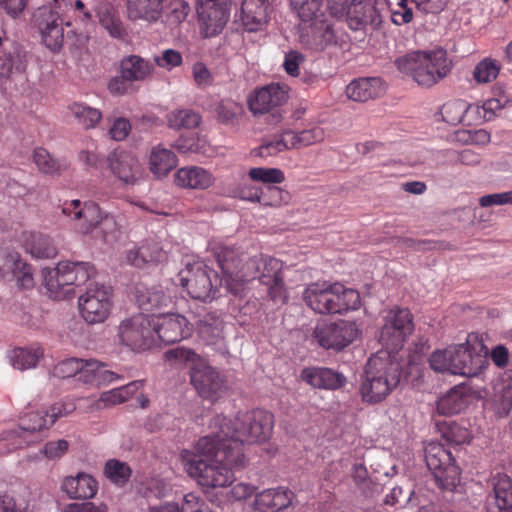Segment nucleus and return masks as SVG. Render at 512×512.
Masks as SVG:
<instances>
[{"label":"nucleus","mask_w":512,"mask_h":512,"mask_svg":"<svg viewBox=\"0 0 512 512\" xmlns=\"http://www.w3.org/2000/svg\"><path fill=\"white\" fill-rule=\"evenodd\" d=\"M195 449L199 455L183 450L181 458L189 476L206 489L230 486L235 480L234 471L246 465L244 452L225 443L219 433L201 437Z\"/></svg>","instance_id":"obj_1"},{"label":"nucleus","mask_w":512,"mask_h":512,"mask_svg":"<svg viewBox=\"0 0 512 512\" xmlns=\"http://www.w3.org/2000/svg\"><path fill=\"white\" fill-rule=\"evenodd\" d=\"M215 256L227 290L233 295H239L246 282L258 277L261 284L267 286V293L273 302L284 303L287 300V291L282 275L283 263L269 256L248 259L245 263L244 254L234 247L219 245L215 249Z\"/></svg>","instance_id":"obj_2"},{"label":"nucleus","mask_w":512,"mask_h":512,"mask_svg":"<svg viewBox=\"0 0 512 512\" xmlns=\"http://www.w3.org/2000/svg\"><path fill=\"white\" fill-rule=\"evenodd\" d=\"M273 427V414L261 409L238 413L234 420L216 415L210 422L212 432L219 433L225 443L233 449H241L242 452L244 443L267 441L272 435Z\"/></svg>","instance_id":"obj_3"},{"label":"nucleus","mask_w":512,"mask_h":512,"mask_svg":"<svg viewBox=\"0 0 512 512\" xmlns=\"http://www.w3.org/2000/svg\"><path fill=\"white\" fill-rule=\"evenodd\" d=\"M402 365L396 355L378 352L369 358L360 392L364 402L383 401L399 384Z\"/></svg>","instance_id":"obj_4"},{"label":"nucleus","mask_w":512,"mask_h":512,"mask_svg":"<svg viewBox=\"0 0 512 512\" xmlns=\"http://www.w3.org/2000/svg\"><path fill=\"white\" fill-rule=\"evenodd\" d=\"M395 65L401 73L423 87L434 86L446 78L452 69V62L442 48L409 52L398 57Z\"/></svg>","instance_id":"obj_5"},{"label":"nucleus","mask_w":512,"mask_h":512,"mask_svg":"<svg viewBox=\"0 0 512 512\" xmlns=\"http://www.w3.org/2000/svg\"><path fill=\"white\" fill-rule=\"evenodd\" d=\"M303 300L319 314H342L360 307L358 291L346 288L340 283L316 282L309 284L303 292Z\"/></svg>","instance_id":"obj_6"},{"label":"nucleus","mask_w":512,"mask_h":512,"mask_svg":"<svg viewBox=\"0 0 512 512\" xmlns=\"http://www.w3.org/2000/svg\"><path fill=\"white\" fill-rule=\"evenodd\" d=\"M167 359L192 362L190 372L191 384L203 399L216 401L227 390L225 377L214 367L205 361L191 349L177 347L165 352Z\"/></svg>","instance_id":"obj_7"},{"label":"nucleus","mask_w":512,"mask_h":512,"mask_svg":"<svg viewBox=\"0 0 512 512\" xmlns=\"http://www.w3.org/2000/svg\"><path fill=\"white\" fill-rule=\"evenodd\" d=\"M96 273L89 262L62 261L55 268L42 270L44 286L49 296L55 300L70 298L73 286L85 284Z\"/></svg>","instance_id":"obj_8"},{"label":"nucleus","mask_w":512,"mask_h":512,"mask_svg":"<svg viewBox=\"0 0 512 512\" xmlns=\"http://www.w3.org/2000/svg\"><path fill=\"white\" fill-rule=\"evenodd\" d=\"M62 213L75 222L74 227L81 234H90L98 230L104 240H107V236L117 230L114 216L103 211L92 201H66L62 205Z\"/></svg>","instance_id":"obj_9"},{"label":"nucleus","mask_w":512,"mask_h":512,"mask_svg":"<svg viewBox=\"0 0 512 512\" xmlns=\"http://www.w3.org/2000/svg\"><path fill=\"white\" fill-rule=\"evenodd\" d=\"M429 364L436 372L471 377L480 372L483 359L481 355L474 353L473 347L466 342L433 352Z\"/></svg>","instance_id":"obj_10"},{"label":"nucleus","mask_w":512,"mask_h":512,"mask_svg":"<svg viewBox=\"0 0 512 512\" xmlns=\"http://www.w3.org/2000/svg\"><path fill=\"white\" fill-rule=\"evenodd\" d=\"M178 279L191 298L201 301L212 300L218 291V285L224 284L227 287L224 274L219 279L216 272L202 261L187 263L180 270Z\"/></svg>","instance_id":"obj_11"},{"label":"nucleus","mask_w":512,"mask_h":512,"mask_svg":"<svg viewBox=\"0 0 512 512\" xmlns=\"http://www.w3.org/2000/svg\"><path fill=\"white\" fill-rule=\"evenodd\" d=\"M325 131L322 127L313 126L301 131L290 128L281 129L280 132L266 139L257 149L260 157L275 156L278 153L293 149H302L322 142Z\"/></svg>","instance_id":"obj_12"},{"label":"nucleus","mask_w":512,"mask_h":512,"mask_svg":"<svg viewBox=\"0 0 512 512\" xmlns=\"http://www.w3.org/2000/svg\"><path fill=\"white\" fill-rule=\"evenodd\" d=\"M425 460L437 486L453 491L460 483V469L449 450L440 443H429L425 448Z\"/></svg>","instance_id":"obj_13"},{"label":"nucleus","mask_w":512,"mask_h":512,"mask_svg":"<svg viewBox=\"0 0 512 512\" xmlns=\"http://www.w3.org/2000/svg\"><path fill=\"white\" fill-rule=\"evenodd\" d=\"M414 331L413 315L407 308L393 307L384 318L379 341L395 355Z\"/></svg>","instance_id":"obj_14"},{"label":"nucleus","mask_w":512,"mask_h":512,"mask_svg":"<svg viewBox=\"0 0 512 512\" xmlns=\"http://www.w3.org/2000/svg\"><path fill=\"white\" fill-rule=\"evenodd\" d=\"M117 335L120 343L133 351H146L156 343L153 319L143 313L121 321Z\"/></svg>","instance_id":"obj_15"},{"label":"nucleus","mask_w":512,"mask_h":512,"mask_svg":"<svg viewBox=\"0 0 512 512\" xmlns=\"http://www.w3.org/2000/svg\"><path fill=\"white\" fill-rule=\"evenodd\" d=\"M297 12L301 22L311 29L315 49L323 50L332 42L333 29L325 18L321 0H305L299 5Z\"/></svg>","instance_id":"obj_16"},{"label":"nucleus","mask_w":512,"mask_h":512,"mask_svg":"<svg viewBox=\"0 0 512 512\" xmlns=\"http://www.w3.org/2000/svg\"><path fill=\"white\" fill-rule=\"evenodd\" d=\"M79 311L88 324L104 322L112 307L109 287L100 284H90L85 293L78 299Z\"/></svg>","instance_id":"obj_17"},{"label":"nucleus","mask_w":512,"mask_h":512,"mask_svg":"<svg viewBox=\"0 0 512 512\" xmlns=\"http://www.w3.org/2000/svg\"><path fill=\"white\" fill-rule=\"evenodd\" d=\"M358 335L354 322L339 320L337 322H319L313 331V339L324 349L340 351L351 344Z\"/></svg>","instance_id":"obj_18"},{"label":"nucleus","mask_w":512,"mask_h":512,"mask_svg":"<svg viewBox=\"0 0 512 512\" xmlns=\"http://www.w3.org/2000/svg\"><path fill=\"white\" fill-rule=\"evenodd\" d=\"M197 13L203 37L217 36L229 20L228 0H199Z\"/></svg>","instance_id":"obj_19"},{"label":"nucleus","mask_w":512,"mask_h":512,"mask_svg":"<svg viewBox=\"0 0 512 512\" xmlns=\"http://www.w3.org/2000/svg\"><path fill=\"white\" fill-rule=\"evenodd\" d=\"M33 22L45 46L58 51L64 40L63 20L59 13L49 7H40L33 15Z\"/></svg>","instance_id":"obj_20"},{"label":"nucleus","mask_w":512,"mask_h":512,"mask_svg":"<svg viewBox=\"0 0 512 512\" xmlns=\"http://www.w3.org/2000/svg\"><path fill=\"white\" fill-rule=\"evenodd\" d=\"M156 340L164 344H173L191 335L192 329L187 319L174 313L151 316Z\"/></svg>","instance_id":"obj_21"},{"label":"nucleus","mask_w":512,"mask_h":512,"mask_svg":"<svg viewBox=\"0 0 512 512\" xmlns=\"http://www.w3.org/2000/svg\"><path fill=\"white\" fill-rule=\"evenodd\" d=\"M269 0H243L238 23L241 29L247 33L263 32L270 22Z\"/></svg>","instance_id":"obj_22"},{"label":"nucleus","mask_w":512,"mask_h":512,"mask_svg":"<svg viewBox=\"0 0 512 512\" xmlns=\"http://www.w3.org/2000/svg\"><path fill=\"white\" fill-rule=\"evenodd\" d=\"M287 100L285 86L271 83L256 89L248 98V107L254 114H265L283 105Z\"/></svg>","instance_id":"obj_23"},{"label":"nucleus","mask_w":512,"mask_h":512,"mask_svg":"<svg viewBox=\"0 0 512 512\" xmlns=\"http://www.w3.org/2000/svg\"><path fill=\"white\" fill-rule=\"evenodd\" d=\"M346 22L350 29L358 31L367 26L376 29L382 20L378 9L370 0H351L346 7Z\"/></svg>","instance_id":"obj_24"},{"label":"nucleus","mask_w":512,"mask_h":512,"mask_svg":"<svg viewBox=\"0 0 512 512\" xmlns=\"http://www.w3.org/2000/svg\"><path fill=\"white\" fill-rule=\"evenodd\" d=\"M492 492L487 496L486 512H512V480L504 473L491 478Z\"/></svg>","instance_id":"obj_25"},{"label":"nucleus","mask_w":512,"mask_h":512,"mask_svg":"<svg viewBox=\"0 0 512 512\" xmlns=\"http://www.w3.org/2000/svg\"><path fill=\"white\" fill-rule=\"evenodd\" d=\"M111 172L125 184H134L142 177V169L137 157L126 151L114 150L108 156Z\"/></svg>","instance_id":"obj_26"},{"label":"nucleus","mask_w":512,"mask_h":512,"mask_svg":"<svg viewBox=\"0 0 512 512\" xmlns=\"http://www.w3.org/2000/svg\"><path fill=\"white\" fill-rule=\"evenodd\" d=\"M475 399V392L468 384L452 387L437 401V411L441 415H454L464 411Z\"/></svg>","instance_id":"obj_27"},{"label":"nucleus","mask_w":512,"mask_h":512,"mask_svg":"<svg viewBox=\"0 0 512 512\" xmlns=\"http://www.w3.org/2000/svg\"><path fill=\"white\" fill-rule=\"evenodd\" d=\"M61 491L69 499L88 500L98 491V481L88 473L80 472L76 476H67L61 482Z\"/></svg>","instance_id":"obj_28"},{"label":"nucleus","mask_w":512,"mask_h":512,"mask_svg":"<svg viewBox=\"0 0 512 512\" xmlns=\"http://www.w3.org/2000/svg\"><path fill=\"white\" fill-rule=\"evenodd\" d=\"M294 493L287 487L265 489L255 496L254 508L260 512H278L292 503Z\"/></svg>","instance_id":"obj_29"},{"label":"nucleus","mask_w":512,"mask_h":512,"mask_svg":"<svg viewBox=\"0 0 512 512\" xmlns=\"http://www.w3.org/2000/svg\"><path fill=\"white\" fill-rule=\"evenodd\" d=\"M167 260V251L154 239L145 240L141 246L127 253V261L135 267L159 264Z\"/></svg>","instance_id":"obj_30"},{"label":"nucleus","mask_w":512,"mask_h":512,"mask_svg":"<svg viewBox=\"0 0 512 512\" xmlns=\"http://www.w3.org/2000/svg\"><path fill=\"white\" fill-rule=\"evenodd\" d=\"M210 171L200 166H185L178 169L174 175L175 184L181 188L206 190L214 183Z\"/></svg>","instance_id":"obj_31"},{"label":"nucleus","mask_w":512,"mask_h":512,"mask_svg":"<svg viewBox=\"0 0 512 512\" xmlns=\"http://www.w3.org/2000/svg\"><path fill=\"white\" fill-rule=\"evenodd\" d=\"M301 379L314 388L338 389L344 382L342 374L326 367H308L302 370Z\"/></svg>","instance_id":"obj_32"},{"label":"nucleus","mask_w":512,"mask_h":512,"mask_svg":"<svg viewBox=\"0 0 512 512\" xmlns=\"http://www.w3.org/2000/svg\"><path fill=\"white\" fill-rule=\"evenodd\" d=\"M123 379V376L106 369V364L97 360L83 361L80 381L84 384L100 387L113 381Z\"/></svg>","instance_id":"obj_33"},{"label":"nucleus","mask_w":512,"mask_h":512,"mask_svg":"<svg viewBox=\"0 0 512 512\" xmlns=\"http://www.w3.org/2000/svg\"><path fill=\"white\" fill-rule=\"evenodd\" d=\"M153 71L154 65L138 55L126 56L120 62V73L130 82L145 81L152 76Z\"/></svg>","instance_id":"obj_34"},{"label":"nucleus","mask_w":512,"mask_h":512,"mask_svg":"<svg viewBox=\"0 0 512 512\" xmlns=\"http://www.w3.org/2000/svg\"><path fill=\"white\" fill-rule=\"evenodd\" d=\"M197 332L207 345H217L224 340V321L214 312L206 313L197 321Z\"/></svg>","instance_id":"obj_35"},{"label":"nucleus","mask_w":512,"mask_h":512,"mask_svg":"<svg viewBox=\"0 0 512 512\" xmlns=\"http://www.w3.org/2000/svg\"><path fill=\"white\" fill-rule=\"evenodd\" d=\"M176 154L163 145L154 146L149 155V169L157 178L166 177L177 165Z\"/></svg>","instance_id":"obj_36"},{"label":"nucleus","mask_w":512,"mask_h":512,"mask_svg":"<svg viewBox=\"0 0 512 512\" xmlns=\"http://www.w3.org/2000/svg\"><path fill=\"white\" fill-rule=\"evenodd\" d=\"M382 92L381 80L375 77L354 80L346 88L348 98L358 102H366L377 98Z\"/></svg>","instance_id":"obj_37"},{"label":"nucleus","mask_w":512,"mask_h":512,"mask_svg":"<svg viewBox=\"0 0 512 512\" xmlns=\"http://www.w3.org/2000/svg\"><path fill=\"white\" fill-rule=\"evenodd\" d=\"M126 9L130 20L155 22L162 12V0H126Z\"/></svg>","instance_id":"obj_38"},{"label":"nucleus","mask_w":512,"mask_h":512,"mask_svg":"<svg viewBox=\"0 0 512 512\" xmlns=\"http://www.w3.org/2000/svg\"><path fill=\"white\" fill-rule=\"evenodd\" d=\"M480 108L477 105H469L463 100H451L444 103L440 114L443 121L450 125H457L463 122L464 117L470 113H479Z\"/></svg>","instance_id":"obj_39"},{"label":"nucleus","mask_w":512,"mask_h":512,"mask_svg":"<svg viewBox=\"0 0 512 512\" xmlns=\"http://www.w3.org/2000/svg\"><path fill=\"white\" fill-rule=\"evenodd\" d=\"M24 247L35 258H52L57 253L51 239L41 233H29L24 239Z\"/></svg>","instance_id":"obj_40"},{"label":"nucleus","mask_w":512,"mask_h":512,"mask_svg":"<svg viewBox=\"0 0 512 512\" xmlns=\"http://www.w3.org/2000/svg\"><path fill=\"white\" fill-rule=\"evenodd\" d=\"M136 302L141 310L151 311L154 308L165 305L168 298L164 292L158 288H147L144 285L135 287Z\"/></svg>","instance_id":"obj_41"},{"label":"nucleus","mask_w":512,"mask_h":512,"mask_svg":"<svg viewBox=\"0 0 512 512\" xmlns=\"http://www.w3.org/2000/svg\"><path fill=\"white\" fill-rule=\"evenodd\" d=\"M100 25L116 39H124L127 36L126 28L115 10L105 6L98 11Z\"/></svg>","instance_id":"obj_42"},{"label":"nucleus","mask_w":512,"mask_h":512,"mask_svg":"<svg viewBox=\"0 0 512 512\" xmlns=\"http://www.w3.org/2000/svg\"><path fill=\"white\" fill-rule=\"evenodd\" d=\"M33 162L40 172L48 175L60 174L67 169V164L54 158L45 148L38 147L33 152Z\"/></svg>","instance_id":"obj_43"},{"label":"nucleus","mask_w":512,"mask_h":512,"mask_svg":"<svg viewBox=\"0 0 512 512\" xmlns=\"http://www.w3.org/2000/svg\"><path fill=\"white\" fill-rule=\"evenodd\" d=\"M77 123L85 129L95 128L102 118L100 110L84 103L74 102L68 107Z\"/></svg>","instance_id":"obj_44"},{"label":"nucleus","mask_w":512,"mask_h":512,"mask_svg":"<svg viewBox=\"0 0 512 512\" xmlns=\"http://www.w3.org/2000/svg\"><path fill=\"white\" fill-rule=\"evenodd\" d=\"M44 351L41 347L33 348H15L10 355L11 363L14 368L26 370L34 368Z\"/></svg>","instance_id":"obj_45"},{"label":"nucleus","mask_w":512,"mask_h":512,"mask_svg":"<svg viewBox=\"0 0 512 512\" xmlns=\"http://www.w3.org/2000/svg\"><path fill=\"white\" fill-rule=\"evenodd\" d=\"M438 427L442 437L451 444L461 445L471 440L470 430L455 421H443L438 423Z\"/></svg>","instance_id":"obj_46"},{"label":"nucleus","mask_w":512,"mask_h":512,"mask_svg":"<svg viewBox=\"0 0 512 512\" xmlns=\"http://www.w3.org/2000/svg\"><path fill=\"white\" fill-rule=\"evenodd\" d=\"M131 474L130 466L118 459H109L105 463L104 475L110 482L118 486H124L129 481Z\"/></svg>","instance_id":"obj_47"},{"label":"nucleus","mask_w":512,"mask_h":512,"mask_svg":"<svg viewBox=\"0 0 512 512\" xmlns=\"http://www.w3.org/2000/svg\"><path fill=\"white\" fill-rule=\"evenodd\" d=\"M501 70L499 61L492 58L482 59L473 70V79L478 84H486L494 81Z\"/></svg>","instance_id":"obj_48"},{"label":"nucleus","mask_w":512,"mask_h":512,"mask_svg":"<svg viewBox=\"0 0 512 512\" xmlns=\"http://www.w3.org/2000/svg\"><path fill=\"white\" fill-rule=\"evenodd\" d=\"M169 127L173 129H192L198 126L200 116L188 109L172 111L167 116Z\"/></svg>","instance_id":"obj_49"},{"label":"nucleus","mask_w":512,"mask_h":512,"mask_svg":"<svg viewBox=\"0 0 512 512\" xmlns=\"http://www.w3.org/2000/svg\"><path fill=\"white\" fill-rule=\"evenodd\" d=\"M260 204L263 206L280 207L288 204L290 193L277 186H267L261 190Z\"/></svg>","instance_id":"obj_50"},{"label":"nucleus","mask_w":512,"mask_h":512,"mask_svg":"<svg viewBox=\"0 0 512 512\" xmlns=\"http://www.w3.org/2000/svg\"><path fill=\"white\" fill-rule=\"evenodd\" d=\"M48 416L45 410L28 412L20 419V428L23 431L36 432L42 429H47L52 425L48 423Z\"/></svg>","instance_id":"obj_51"},{"label":"nucleus","mask_w":512,"mask_h":512,"mask_svg":"<svg viewBox=\"0 0 512 512\" xmlns=\"http://www.w3.org/2000/svg\"><path fill=\"white\" fill-rule=\"evenodd\" d=\"M248 174L256 182L280 184L285 181L284 172L279 168L255 167L251 168Z\"/></svg>","instance_id":"obj_52"},{"label":"nucleus","mask_w":512,"mask_h":512,"mask_svg":"<svg viewBox=\"0 0 512 512\" xmlns=\"http://www.w3.org/2000/svg\"><path fill=\"white\" fill-rule=\"evenodd\" d=\"M83 361L84 360L78 358L62 360L54 366L52 374L55 377L63 379L77 376V379L80 381Z\"/></svg>","instance_id":"obj_53"},{"label":"nucleus","mask_w":512,"mask_h":512,"mask_svg":"<svg viewBox=\"0 0 512 512\" xmlns=\"http://www.w3.org/2000/svg\"><path fill=\"white\" fill-rule=\"evenodd\" d=\"M414 0H396L391 9V21L398 26L408 24L413 20Z\"/></svg>","instance_id":"obj_54"},{"label":"nucleus","mask_w":512,"mask_h":512,"mask_svg":"<svg viewBox=\"0 0 512 512\" xmlns=\"http://www.w3.org/2000/svg\"><path fill=\"white\" fill-rule=\"evenodd\" d=\"M26 69L24 58L17 54H4L0 56V76L9 78L14 72L22 73Z\"/></svg>","instance_id":"obj_55"},{"label":"nucleus","mask_w":512,"mask_h":512,"mask_svg":"<svg viewBox=\"0 0 512 512\" xmlns=\"http://www.w3.org/2000/svg\"><path fill=\"white\" fill-rule=\"evenodd\" d=\"M21 261L18 252L7 248H0V277H10Z\"/></svg>","instance_id":"obj_56"},{"label":"nucleus","mask_w":512,"mask_h":512,"mask_svg":"<svg viewBox=\"0 0 512 512\" xmlns=\"http://www.w3.org/2000/svg\"><path fill=\"white\" fill-rule=\"evenodd\" d=\"M457 141L471 145H487L490 140V133L484 129L477 130H459L455 133Z\"/></svg>","instance_id":"obj_57"},{"label":"nucleus","mask_w":512,"mask_h":512,"mask_svg":"<svg viewBox=\"0 0 512 512\" xmlns=\"http://www.w3.org/2000/svg\"><path fill=\"white\" fill-rule=\"evenodd\" d=\"M216 113L220 122L233 123L242 114V106L232 100H223L218 104Z\"/></svg>","instance_id":"obj_58"},{"label":"nucleus","mask_w":512,"mask_h":512,"mask_svg":"<svg viewBox=\"0 0 512 512\" xmlns=\"http://www.w3.org/2000/svg\"><path fill=\"white\" fill-rule=\"evenodd\" d=\"M154 62L160 68L170 71L182 64L183 57L182 54L175 49H166L161 55L154 58Z\"/></svg>","instance_id":"obj_59"},{"label":"nucleus","mask_w":512,"mask_h":512,"mask_svg":"<svg viewBox=\"0 0 512 512\" xmlns=\"http://www.w3.org/2000/svg\"><path fill=\"white\" fill-rule=\"evenodd\" d=\"M76 410V404L71 400H63L54 403L48 410H45L48 416V423L53 425L59 418L65 417Z\"/></svg>","instance_id":"obj_60"},{"label":"nucleus","mask_w":512,"mask_h":512,"mask_svg":"<svg viewBox=\"0 0 512 512\" xmlns=\"http://www.w3.org/2000/svg\"><path fill=\"white\" fill-rule=\"evenodd\" d=\"M181 512H211V510L199 495L190 492L183 497Z\"/></svg>","instance_id":"obj_61"},{"label":"nucleus","mask_w":512,"mask_h":512,"mask_svg":"<svg viewBox=\"0 0 512 512\" xmlns=\"http://www.w3.org/2000/svg\"><path fill=\"white\" fill-rule=\"evenodd\" d=\"M11 276L16 279L19 287L23 289L33 287L34 279L31 272V266L27 263L21 261Z\"/></svg>","instance_id":"obj_62"},{"label":"nucleus","mask_w":512,"mask_h":512,"mask_svg":"<svg viewBox=\"0 0 512 512\" xmlns=\"http://www.w3.org/2000/svg\"><path fill=\"white\" fill-rule=\"evenodd\" d=\"M305 61V56L295 50H291L285 55L283 67L286 73L296 77L299 75V67Z\"/></svg>","instance_id":"obj_63"},{"label":"nucleus","mask_w":512,"mask_h":512,"mask_svg":"<svg viewBox=\"0 0 512 512\" xmlns=\"http://www.w3.org/2000/svg\"><path fill=\"white\" fill-rule=\"evenodd\" d=\"M479 204L481 207H490L495 205H512V190L484 195L479 199Z\"/></svg>","instance_id":"obj_64"}]
</instances>
